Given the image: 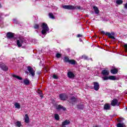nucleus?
Instances as JSON below:
<instances>
[{
  "mask_svg": "<svg viewBox=\"0 0 127 127\" xmlns=\"http://www.w3.org/2000/svg\"><path fill=\"white\" fill-rule=\"evenodd\" d=\"M26 73H28V72H26Z\"/></svg>",
  "mask_w": 127,
  "mask_h": 127,
  "instance_id": "nucleus-46",
  "label": "nucleus"
},
{
  "mask_svg": "<svg viewBox=\"0 0 127 127\" xmlns=\"http://www.w3.org/2000/svg\"><path fill=\"white\" fill-rule=\"evenodd\" d=\"M124 47L125 48V51H127V44H125Z\"/></svg>",
  "mask_w": 127,
  "mask_h": 127,
  "instance_id": "nucleus-38",
  "label": "nucleus"
},
{
  "mask_svg": "<svg viewBox=\"0 0 127 127\" xmlns=\"http://www.w3.org/2000/svg\"><path fill=\"white\" fill-rule=\"evenodd\" d=\"M102 34H105V35H107L109 38H111V39H115V33H111L110 32H106L105 33V31H101Z\"/></svg>",
  "mask_w": 127,
  "mask_h": 127,
  "instance_id": "nucleus-3",
  "label": "nucleus"
},
{
  "mask_svg": "<svg viewBox=\"0 0 127 127\" xmlns=\"http://www.w3.org/2000/svg\"><path fill=\"white\" fill-rule=\"evenodd\" d=\"M76 101H77L76 98H75L74 97H72L70 98V101H69V103H71L72 105H75Z\"/></svg>",
  "mask_w": 127,
  "mask_h": 127,
  "instance_id": "nucleus-15",
  "label": "nucleus"
},
{
  "mask_svg": "<svg viewBox=\"0 0 127 127\" xmlns=\"http://www.w3.org/2000/svg\"><path fill=\"white\" fill-rule=\"evenodd\" d=\"M82 59H84V60H89V59H88V57L86 56H82Z\"/></svg>",
  "mask_w": 127,
  "mask_h": 127,
  "instance_id": "nucleus-34",
  "label": "nucleus"
},
{
  "mask_svg": "<svg viewBox=\"0 0 127 127\" xmlns=\"http://www.w3.org/2000/svg\"><path fill=\"white\" fill-rule=\"evenodd\" d=\"M91 60L92 61H93V60H92V59H91Z\"/></svg>",
  "mask_w": 127,
  "mask_h": 127,
  "instance_id": "nucleus-44",
  "label": "nucleus"
},
{
  "mask_svg": "<svg viewBox=\"0 0 127 127\" xmlns=\"http://www.w3.org/2000/svg\"><path fill=\"white\" fill-rule=\"evenodd\" d=\"M68 125H70L69 120H66L62 123V126H68Z\"/></svg>",
  "mask_w": 127,
  "mask_h": 127,
  "instance_id": "nucleus-17",
  "label": "nucleus"
},
{
  "mask_svg": "<svg viewBox=\"0 0 127 127\" xmlns=\"http://www.w3.org/2000/svg\"><path fill=\"white\" fill-rule=\"evenodd\" d=\"M109 80H112L113 81H115V80H117V78H116V76L110 75L109 76Z\"/></svg>",
  "mask_w": 127,
  "mask_h": 127,
  "instance_id": "nucleus-22",
  "label": "nucleus"
},
{
  "mask_svg": "<svg viewBox=\"0 0 127 127\" xmlns=\"http://www.w3.org/2000/svg\"><path fill=\"white\" fill-rule=\"evenodd\" d=\"M64 62H68L70 61V60L69 59V57H65L64 58Z\"/></svg>",
  "mask_w": 127,
  "mask_h": 127,
  "instance_id": "nucleus-29",
  "label": "nucleus"
},
{
  "mask_svg": "<svg viewBox=\"0 0 127 127\" xmlns=\"http://www.w3.org/2000/svg\"><path fill=\"white\" fill-rule=\"evenodd\" d=\"M38 74H40V71L39 72H38Z\"/></svg>",
  "mask_w": 127,
  "mask_h": 127,
  "instance_id": "nucleus-42",
  "label": "nucleus"
},
{
  "mask_svg": "<svg viewBox=\"0 0 127 127\" xmlns=\"http://www.w3.org/2000/svg\"><path fill=\"white\" fill-rule=\"evenodd\" d=\"M93 9H94V11L96 14H99V13H100V11L99 10V8H98V7L95 6L93 7Z\"/></svg>",
  "mask_w": 127,
  "mask_h": 127,
  "instance_id": "nucleus-19",
  "label": "nucleus"
},
{
  "mask_svg": "<svg viewBox=\"0 0 127 127\" xmlns=\"http://www.w3.org/2000/svg\"><path fill=\"white\" fill-rule=\"evenodd\" d=\"M12 77L16 78L18 80H22V78L20 77L19 76L16 75L15 74H13Z\"/></svg>",
  "mask_w": 127,
  "mask_h": 127,
  "instance_id": "nucleus-23",
  "label": "nucleus"
},
{
  "mask_svg": "<svg viewBox=\"0 0 127 127\" xmlns=\"http://www.w3.org/2000/svg\"><path fill=\"white\" fill-rule=\"evenodd\" d=\"M125 8H127V3H126L125 4Z\"/></svg>",
  "mask_w": 127,
  "mask_h": 127,
  "instance_id": "nucleus-40",
  "label": "nucleus"
},
{
  "mask_svg": "<svg viewBox=\"0 0 127 127\" xmlns=\"http://www.w3.org/2000/svg\"><path fill=\"white\" fill-rule=\"evenodd\" d=\"M15 108L16 109H20V104L18 103H15L14 104Z\"/></svg>",
  "mask_w": 127,
  "mask_h": 127,
  "instance_id": "nucleus-25",
  "label": "nucleus"
},
{
  "mask_svg": "<svg viewBox=\"0 0 127 127\" xmlns=\"http://www.w3.org/2000/svg\"><path fill=\"white\" fill-rule=\"evenodd\" d=\"M49 16L50 18H52V19H55V17L54 16V15H53V13H49Z\"/></svg>",
  "mask_w": 127,
  "mask_h": 127,
  "instance_id": "nucleus-21",
  "label": "nucleus"
},
{
  "mask_svg": "<svg viewBox=\"0 0 127 127\" xmlns=\"http://www.w3.org/2000/svg\"><path fill=\"white\" fill-rule=\"evenodd\" d=\"M27 68L28 71H29V73H30V75L34 77V76L35 75V71L34 70V69H33V68L31 67V66H27Z\"/></svg>",
  "mask_w": 127,
  "mask_h": 127,
  "instance_id": "nucleus-5",
  "label": "nucleus"
},
{
  "mask_svg": "<svg viewBox=\"0 0 127 127\" xmlns=\"http://www.w3.org/2000/svg\"><path fill=\"white\" fill-rule=\"evenodd\" d=\"M0 67L3 71H7L8 70V68L4 64L0 63Z\"/></svg>",
  "mask_w": 127,
  "mask_h": 127,
  "instance_id": "nucleus-7",
  "label": "nucleus"
},
{
  "mask_svg": "<svg viewBox=\"0 0 127 127\" xmlns=\"http://www.w3.org/2000/svg\"><path fill=\"white\" fill-rule=\"evenodd\" d=\"M34 28H35V29H38L39 28V25L35 24L34 25Z\"/></svg>",
  "mask_w": 127,
  "mask_h": 127,
  "instance_id": "nucleus-32",
  "label": "nucleus"
},
{
  "mask_svg": "<svg viewBox=\"0 0 127 127\" xmlns=\"http://www.w3.org/2000/svg\"><path fill=\"white\" fill-rule=\"evenodd\" d=\"M107 76V75H105V76L102 77V79L104 81L109 80V76Z\"/></svg>",
  "mask_w": 127,
  "mask_h": 127,
  "instance_id": "nucleus-31",
  "label": "nucleus"
},
{
  "mask_svg": "<svg viewBox=\"0 0 127 127\" xmlns=\"http://www.w3.org/2000/svg\"><path fill=\"white\" fill-rule=\"evenodd\" d=\"M24 121L26 124H28V123H29V117H28V115L27 114L25 115Z\"/></svg>",
  "mask_w": 127,
  "mask_h": 127,
  "instance_id": "nucleus-16",
  "label": "nucleus"
},
{
  "mask_svg": "<svg viewBox=\"0 0 127 127\" xmlns=\"http://www.w3.org/2000/svg\"><path fill=\"white\" fill-rule=\"evenodd\" d=\"M67 76L70 79H72V78H74V77H75V74H74L71 71H68L67 72Z\"/></svg>",
  "mask_w": 127,
  "mask_h": 127,
  "instance_id": "nucleus-11",
  "label": "nucleus"
},
{
  "mask_svg": "<svg viewBox=\"0 0 127 127\" xmlns=\"http://www.w3.org/2000/svg\"><path fill=\"white\" fill-rule=\"evenodd\" d=\"M110 72L111 73H112V74H118L119 70L118 69V68H114L111 69Z\"/></svg>",
  "mask_w": 127,
  "mask_h": 127,
  "instance_id": "nucleus-14",
  "label": "nucleus"
},
{
  "mask_svg": "<svg viewBox=\"0 0 127 127\" xmlns=\"http://www.w3.org/2000/svg\"><path fill=\"white\" fill-rule=\"evenodd\" d=\"M101 74L103 75V76H109L110 71L108 69H103L101 72Z\"/></svg>",
  "mask_w": 127,
  "mask_h": 127,
  "instance_id": "nucleus-10",
  "label": "nucleus"
},
{
  "mask_svg": "<svg viewBox=\"0 0 127 127\" xmlns=\"http://www.w3.org/2000/svg\"><path fill=\"white\" fill-rule=\"evenodd\" d=\"M67 95L63 93L60 94V99L62 100V101H65L67 100Z\"/></svg>",
  "mask_w": 127,
  "mask_h": 127,
  "instance_id": "nucleus-9",
  "label": "nucleus"
},
{
  "mask_svg": "<svg viewBox=\"0 0 127 127\" xmlns=\"http://www.w3.org/2000/svg\"><path fill=\"white\" fill-rule=\"evenodd\" d=\"M119 101L117 99H114L111 102V105L113 107L116 106H119Z\"/></svg>",
  "mask_w": 127,
  "mask_h": 127,
  "instance_id": "nucleus-6",
  "label": "nucleus"
},
{
  "mask_svg": "<svg viewBox=\"0 0 127 127\" xmlns=\"http://www.w3.org/2000/svg\"><path fill=\"white\" fill-rule=\"evenodd\" d=\"M29 80L27 79L24 80V83L25 85H29Z\"/></svg>",
  "mask_w": 127,
  "mask_h": 127,
  "instance_id": "nucleus-27",
  "label": "nucleus"
},
{
  "mask_svg": "<svg viewBox=\"0 0 127 127\" xmlns=\"http://www.w3.org/2000/svg\"><path fill=\"white\" fill-rule=\"evenodd\" d=\"M56 57L57 58H60V57H61V55L59 53H57L56 54Z\"/></svg>",
  "mask_w": 127,
  "mask_h": 127,
  "instance_id": "nucleus-35",
  "label": "nucleus"
},
{
  "mask_svg": "<svg viewBox=\"0 0 127 127\" xmlns=\"http://www.w3.org/2000/svg\"><path fill=\"white\" fill-rule=\"evenodd\" d=\"M80 41H82V40L80 39Z\"/></svg>",
  "mask_w": 127,
  "mask_h": 127,
  "instance_id": "nucleus-43",
  "label": "nucleus"
},
{
  "mask_svg": "<svg viewBox=\"0 0 127 127\" xmlns=\"http://www.w3.org/2000/svg\"><path fill=\"white\" fill-rule=\"evenodd\" d=\"M23 43H25V40L23 38H20L19 40H17L16 44L18 47H21Z\"/></svg>",
  "mask_w": 127,
  "mask_h": 127,
  "instance_id": "nucleus-4",
  "label": "nucleus"
},
{
  "mask_svg": "<svg viewBox=\"0 0 127 127\" xmlns=\"http://www.w3.org/2000/svg\"><path fill=\"white\" fill-rule=\"evenodd\" d=\"M117 127H126V126H125V124H124V123H118L117 124Z\"/></svg>",
  "mask_w": 127,
  "mask_h": 127,
  "instance_id": "nucleus-26",
  "label": "nucleus"
},
{
  "mask_svg": "<svg viewBox=\"0 0 127 127\" xmlns=\"http://www.w3.org/2000/svg\"><path fill=\"white\" fill-rule=\"evenodd\" d=\"M0 7H1V4L0 3Z\"/></svg>",
  "mask_w": 127,
  "mask_h": 127,
  "instance_id": "nucleus-41",
  "label": "nucleus"
},
{
  "mask_svg": "<svg viewBox=\"0 0 127 127\" xmlns=\"http://www.w3.org/2000/svg\"><path fill=\"white\" fill-rule=\"evenodd\" d=\"M15 126H16V127H20L21 126V123L19 121H17V122H16L15 123Z\"/></svg>",
  "mask_w": 127,
  "mask_h": 127,
  "instance_id": "nucleus-28",
  "label": "nucleus"
},
{
  "mask_svg": "<svg viewBox=\"0 0 127 127\" xmlns=\"http://www.w3.org/2000/svg\"><path fill=\"white\" fill-rule=\"evenodd\" d=\"M14 36V35L13 33L11 32H8L6 35L7 38H8L9 39H10V38H13Z\"/></svg>",
  "mask_w": 127,
  "mask_h": 127,
  "instance_id": "nucleus-13",
  "label": "nucleus"
},
{
  "mask_svg": "<svg viewBox=\"0 0 127 127\" xmlns=\"http://www.w3.org/2000/svg\"><path fill=\"white\" fill-rule=\"evenodd\" d=\"M123 2H124V1H123V0H116V3L117 4H123Z\"/></svg>",
  "mask_w": 127,
  "mask_h": 127,
  "instance_id": "nucleus-24",
  "label": "nucleus"
},
{
  "mask_svg": "<svg viewBox=\"0 0 127 127\" xmlns=\"http://www.w3.org/2000/svg\"><path fill=\"white\" fill-rule=\"evenodd\" d=\"M41 27H42V34L43 35H46V33L47 31H49V28L48 27V25H47V24L45 23H42L41 25Z\"/></svg>",
  "mask_w": 127,
  "mask_h": 127,
  "instance_id": "nucleus-2",
  "label": "nucleus"
},
{
  "mask_svg": "<svg viewBox=\"0 0 127 127\" xmlns=\"http://www.w3.org/2000/svg\"><path fill=\"white\" fill-rule=\"evenodd\" d=\"M95 127H98V126H95Z\"/></svg>",
  "mask_w": 127,
  "mask_h": 127,
  "instance_id": "nucleus-45",
  "label": "nucleus"
},
{
  "mask_svg": "<svg viewBox=\"0 0 127 127\" xmlns=\"http://www.w3.org/2000/svg\"><path fill=\"white\" fill-rule=\"evenodd\" d=\"M94 89L95 91H99V89H100V84H99V82H94Z\"/></svg>",
  "mask_w": 127,
  "mask_h": 127,
  "instance_id": "nucleus-8",
  "label": "nucleus"
},
{
  "mask_svg": "<svg viewBox=\"0 0 127 127\" xmlns=\"http://www.w3.org/2000/svg\"><path fill=\"white\" fill-rule=\"evenodd\" d=\"M82 35L78 34L77 35V37H82Z\"/></svg>",
  "mask_w": 127,
  "mask_h": 127,
  "instance_id": "nucleus-39",
  "label": "nucleus"
},
{
  "mask_svg": "<svg viewBox=\"0 0 127 127\" xmlns=\"http://www.w3.org/2000/svg\"><path fill=\"white\" fill-rule=\"evenodd\" d=\"M38 93L39 95H40L41 98H43V95H42V91L41 90H38Z\"/></svg>",
  "mask_w": 127,
  "mask_h": 127,
  "instance_id": "nucleus-33",
  "label": "nucleus"
},
{
  "mask_svg": "<svg viewBox=\"0 0 127 127\" xmlns=\"http://www.w3.org/2000/svg\"><path fill=\"white\" fill-rule=\"evenodd\" d=\"M53 78H54V79H58V76H57V75H56V74H54L53 75Z\"/></svg>",
  "mask_w": 127,
  "mask_h": 127,
  "instance_id": "nucleus-36",
  "label": "nucleus"
},
{
  "mask_svg": "<svg viewBox=\"0 0 127 127\" xmlns=\"http://www.w3.org/2000/svg\"><path fill=\"white\" fill-rule=\"evenodd\" d=\"M57 110H58V111H60V110H63V111H66V108L63 107L62 105H58L57 108H56Z\"/></svg>",
  "mask_w": 127,
  "mask_h": 127,
  "instance_id": "nucleus-12",
  "label": "nucleus"
},
{
  "mask_svg": "<svg viewBox=\"0 0 127 127\" xmlns=\"http://www.w3.org/2000/svg\"><path fill=\"white\" fill-rule=\"evenodd\" d=\"M68 63L71 64V65H75L76 64V61L74 60H69Z\"/></svg>",
  "mask_w": 127,
  "mask_h": 127,
  "instance_id": "nucleus-20",
  "label": "nucleus"
},
{
  "mask_svg": "<svg viewBox=\"0 0 127 127\" xmlns=\"http://www.w3.org/2000/svg\"><path fill=\"white\" fill-rule=\"evenodd\" d=\"M55 120H57V121H59V119H60L59 115L55 114Z\"/></svg>",
  "mask_w": 127,
  "mask_h": 127,
  "instance_id": "nucleus-30",
  "label": "nucleus"
},
{
  "mask_svg": "<svg viewBox=\"0 0 127 127\" xmlns=\"http://www.w3.org/2000/svg\"><path fill=\"white\" fill-rule=\"evenodd\" d=\"M77 108H78V109H79V110H81V109H83V108H84V106L78 105V106H77Z\"/></svg>",
  "mask_w": 127,
  "mask_h": 127,
  "instance_id": "nucleus-37",
  "label": "nucleus"
},
{
  "mask_svg": "<svg viewBox=\"0 0 127 127\" xmlns=\"http://www.w3.org/2000/svg\"><path fill=\"white\" fill-rule=\"evenodd\" d=\"M104 110H110L111 109V105L109 104H106L104 107Z\"/></svg>",
  "mask_w": 127,
  "mask_h": 127,
  "instance_id": "nucleus-18",
  "label": "nucleus"
},
{
  "mask_svg": "<svg viewBox=\"0 0 127 127\" xmlns=\"http://www.w3.org/2000/svg\"><path fill=\"white\" fill-rule=\"evenodd\" d=\"M63 8L64 9H83V8L80 5L73 6L72 5H63Z\"/></svg>",
  "mask_w": 127,
  "mask_h": 127,
  "instance_id": "nucleus-1",
  "label": "nucleus"
}]
</instances>
